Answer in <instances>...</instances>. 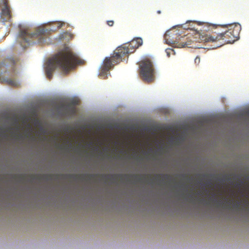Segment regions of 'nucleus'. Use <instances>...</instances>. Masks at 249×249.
I'll return each instance as SVG.
<instances>
[{
    "instance_id": "nucleus-26",
    "label": "nucleus",
    "mask_w": 249,
    "mask_h": 249,
    "mask_svg": "<svg viewBox=\"0 0 249 249\" xmlns=\"http://www.w3.org/2000/svg\"><path fill=\"white\" fill-rule=\"evenodd\" d=\"M248 116L249 117V112L248 113Z\"/></svg>"
},
{
    "instance_id": "nucleus-27",
    "label": "nucleus",
    "mask_w": 249,
    "mask_h": 249,
    "mask_svg": "<svg viewBox=\"0 0 249 249\" xmlns=\"http://www.w3.org/2000/svg\"><path fill=\"white\" fill-rule=\"evenodd\" d=\"M160 175H157L156 176L157 177H159Z\"/></svg>"
},
{
    "instance_id": "nucleus-17",
    "label": "nucleus",
    "mask_w": 249,
    "mask_h": 249,
    "mask_svg": "<svg viewBox=\"0 0 249 249\" xmlns=\"http://www.w3.org/2000/svg\"><path fill=\"white\" fill-rule=\"evenodd\" d=\"M168 36V32H166V33L165 34V35L164 36V37H165V39H166V40L168 39V38H167Z\"/></svg>"
},
{
    "instance_id": "nucleus-19",
    "label": "nucleus",
    "mask_w": 249,
    "mask_h": 249,
    "mask_svg": "<svg viewBox=\"0 0 249 249\" xmlns=\"http://www.w3.org/2000/svg\"><path fill=\"white\" fill-rule=\"evenodd\" d=\"M214 201H216L217 202V204L219 206H221L222 205V203L221 201H218L217 200H215Z\"/></svg>"
},
{
    "instance_id": "nucleus-1",
    "label": "nucleus",
    "mask_w": 249,
    "mask_h": 249,
    "mask_svg": "<svg viewBox=\"0 0 249 249\" xmlns=\"http://www.w3.org/2000/svg\"><path fill=\"white\" fill-rule=\"evenodd\" d=\"M81 63V60L71 51L60 52L46 62V76L49 79H52L53 73L56 68H58L63 74H68L77 64Z\"/></svg>"
},
{
    "instance_id": "nucleus-15",
    "label": "nucleus",
    "mask_w": 249,
    "mask_h": 249,
    "mask_svg": "<svg viewBox=\"0 0 249 249\" xmlns=\"http://www.w3.org/2000/svg\"><path fill=\"white\" fill-rule=\"evenodd\" d=\"M200 59L199 57L197 56L195 59V63L196 64H198L200 63Z\"/></svg>"
},
{
    "instance_id": "nucleus-10",
    "label": "nucleus",
    "mask_w": 249,
    "mask_h": 249,
    "mask_svg": "<svg viewBox=\"0 0 249 249\" xmlns=\"http://www.w3.org/2000/svg\"><path fill=\"white\" fill-rule=\"evenodd\" d=\"M18 60H15L13 58H8L5 59L2 62H1L0 64V67H2L3 66H8L9 64L11 65H14L17 62Z\"/></svg>"
},
{
    "instance_id": "nucleus-23",
    "label": "nucleus",
    "mask_w": 249,
    "mask_h": 249,
    "mask_svg": "<svg viewBox=\"0 0 249 249\" xmlns=\"http://www.w3.org/2000/svg\"><path fill=\"white\" fill-rule=\"evenodd\" d=\"M157 13H158V14H160V13H161L160 11V10H159V11H157Z\"/></svg>"
},
{
    "instance_id": "nucleus-13",
    "label": "nucleus",
    "mask_w": 249,
    "mask_h": 249,
    "mask_svg": "<svg viewBox=\"0 0 249 249\" xmlns=\"http://www.w3.org/2000/svg\"><path fill=\"white\" fill-rule=\"evenodd\" d=\"M165 52L166 53L168 57H170L171 54H175V51L172 49L168 48L166 49Z\"/></svg>"
},
{
    "instance_id": "nucleus-18",
    "label": "nucleus",
    "mask_w": 249,
    "mask_h": 249,
    "mask_svg": "<svg viewBox=\"0 0 249 249\" xmlns=\"http://www.w3.org/2000/svg\"><path fill=\"white\" fill-rule=\"evenodd\" d=\"M111 177L110 175H105V178L106 179H108L109 178V177ZM111 177H113L112 175H111Z\"/></svg>"
},
{
    "instance_id": "nucleus-3",
    "label": "nucleus",
    "mask_w": 249,
    "mask_h": 249,
    "mask_svg": "<svg viewBox=\"0 0 249 249\" xmlns=\"http://www.w3.org/2000/svg\"><path fill=\"white\" fill-rule=\"evenodd\" d=\"M51 29H47L43 27L38 28L33 34L29 33L26 30H21L19 34L20 39V44L23 48H26V43L29 44L31 39L37 40V43L43 45L46 43L47 36L52 31Z\"/></svg>"
},
{
    "instance_id": "nucleus-8",
    "label": "nucleus",
    "mask_w": 249,
    "mask_h": 249,
    "mask_svg": "<svg viewBox=\"0 0 249 249\" xmlns=\"http://www.w3.org/2000/svg\"><path fill=\"white\" fill-rule=\"evenodd\" d=\"M4 5V7L2 9L1 11V18L3 17V22L7 21L11 18L10 10L9 6L8 5L7 0H0Z\"/></svg>"
},
{
    "instance_id": "nucleus-2",
    "label": "nucleus",
    "mask_w": 249,
    "mask_h": 249,
    "mask_svg": "<svg viewBox=\"0 0 249 249\" xmlns=\"http://www.w3.org/2000/svg\"><path fill=\"white\" fill-rule=\"evenodd\" d=\"M219 27H227L228 30L224 33L214 35H202L201 39L205 42H214L222 40V44L224 43H231L239 38L241 26L240 24L235 23L226 25H220Z\"/></svg>"
},
{
    "instance_id": "nucleus-11",
    "label": "nucleus",
    "mask_w": 249,
    "mask_h": 249,
    "mask_svg": "<svg viewBox=\"0 0 249 249\" xmlns=\"http://www.w3.org/2000/svg\"><path fill=\"white\" fill-rule=\"evenodd\" d=\"M7 84L12 87H18V83L15 80L9 79L7 80Z\"/></svg>"
},
{
    "instance_id": "nucleus-25",
    "label": "nucleus",
    "mask_w": 249,
    "mask_h": 249,
    "mask_svg": "<svg viewBox=\"0 0 249 249\" xmlns=\"http://www.w3.org/2000/svg\"><path fill=\"white\" fill-rule=\"evenodd\" d=\"M222 44L218 45V47L221 46Z\"/></svg>"
},
{
    "instance_id": "nucleus-12",
    "label": "nucleus",
    "mask_w": 249,
    "mask_h": 249,
    "mask_svg": "<svg viewBox=\"0 0 249 249\" xmlns=\"http://www.w3.org/2000/svg\"><path fill=\"white\" fill-rule=\"evenodd\" d=\"M66 110L69 111L71 113H74L75 112V107L73 106H70L69 105L66 107Z\"/></svg>"
},
{
    "instance_id": "nucleus-22",
    "label": "nucleus",
    "mask_w": 249,
    "mask_h": 249,
    "mask_svg": "<svg viewBox=\"0 0 249 249\" xmlns=\"http://www.w3.org/2000/svg\"><path fill=\"white\" fill-rule=\"evenodd\" d=\"M95 175H89V176L91 178H92Z\"/></svg>"
},
{
    "instance_id": "nucleus-16",
    "label": "nucleus",
    "mask_w": 249,
    "mask_h": 249,
    "mask_svg": "<svg viewBox=\"0 0 249 249\" xmlns=\"http://www.w3.org/2000/svg\"><path fill=\"white\" fill-rule=\"evenodd\" d=\"M107 24L109 26H112L114 24V21L113 20H108Z\"/></svg>"
},
{
    "instance_id": "nucleus-20",
    "label": "nucleus",
    "mask_w": 249,
    "mask_h": 249,
    "mask_svg": "<svg viewBox=\"0 0 249 249\" xmlns=\"http://www.w3.org/2000/svg\"><path fill=\"white\" fill-rule=\"evenodd\" d=\"M162 176L166 178H169V176L168 175H163Z\"/></svg>"
},
{
    "instance_id": "nucleus-9",
    "label": "nucleus",
    "mask_w": 249,
    "mask_h": 249,
    "mask_svg": "<svg viewBox=\"0 0 249 249\" xmlns=\"http://www.w3.org/2000/svg\"><path fill=\"white\" fill-rule=\"evenodd\" d=\"M111 58L112 60H111L110 58L108 57H106L104 60L102 66V70L104 72L109 71L110 70V69L113 67L114 64H112V62L115 64H117L120 62H114L113 60V55L112 56Z\"/></svg>"
},
{
    "instance_id": "nucleus-7",
    "label": "nucleus",
    "mask_w": 249,
    "mask_h": 249,
    "mask_svg": "<svg viewBox=\"0 0 249 249\" xmlns=\"http://www.w3.org/2000/svg\"><path fill=\"white\" fill-rule=\"evenodd\" d=\"M186 38L185 36H181L178 38V40H171L169 43L179 48L189 47L191 44V41L190 40L185 41Z\"/></svg>"
},
{
    "instance_id": "nucleus-14",
    "label": "nucleus",
    "mask_w": 249,
    "mask_h": 249,
    "mask_svg": "<svg viewBox=\"0 0 249 249\" xmlns=\"http://www.w3.org/2000/svg\"><path fill=\"white\" fill-rule=\"evenodd\" d=\"M54 24L57 26V29H59L62 27V26L64 24V23L60 21H57L55 22Z\"/></svg>"
},
{
    "instance_id": "nucleus-21",
    "label": "nucleus",
    "mask_w": 249,
    "mask_h": 249,
    "mask_svg": "<svg viewBox=\"0 0 249 249\" xmlns=\"http://www.w3.org/2000/svg\"><path fill=\"white\" fill-rule=\"evenodd\" d=\"M239 205H240V203H238L237 204L234 205V207H236V208H238L239 206Z\"/></svg>"
},
{
    "instance_id": "nucleus-6",
    "label": "nucleus",
    "mask_w": 249,
    "mask_h": 249,
    "mask_svg": "<svg viewBox=\"0 0 249 249\" xmlns=\"http://www.w3.org/2000/svg\"><path fill=\"white\" fill-rule=\"evenodd\" d=\"M196 24L198 26H201L202 27L200 29L196 28L195 29L196 31L199 32H203L202 33H199V36L200 39H201V37L202 35H208L207 34H205L204 32H208L211 30H212L213 29H216L217 27H219V26H220V24H210L208 22H200V21H196L195 22ZM202 41H204L200 39Z\"/></svg>"
},
{
    "instance_id": "nucleus-24",
    "label": "nucleus",
    "mask_w": 249,
    "mask_h": 249,
    "mask_svg": "<svg viewBox=\"0 0 249 249\" xmlns=\"http://www.w3.org/2000/svg\"><path fill=\"white\" fill-rule=\"evenodd\" d=\"M141 181V178H139V181Z\"/></svg>"
},
{
    "instance_id": "nucleus-5",
    "label": "nucleus",
    "mask_w": 249,
    "mask_h": 249,
    "mask_svg": "<svg viewBox=\"0 0 249 249\" xmlns=\"http://www.w3.org/2000/svg\"><path fill=\"white\" fill-rule=\"evenodd\" d=\"M140 75L143 81L150 83L155 79V69L151 60L147 58L141 60L139 63Z\"/></svg>"
},
{
    "instance_id": "nucleus-4",
    "label": "nucleus",
    "mask_w": 249,
    "mask_h": 249,
    "mask_svg": "<svg viewBox=\"0 0 249 249\" xmlns=\"http://www.w3.org/2000/svg\"><path fill=\"white\" fill-rule=\"evenodd\" d=\"M142 44V40L141 38L138 37L133 39L127 45L119 47L113 54V60L114 62L118 63L122 61V57L128 55L133 52L130 51V49H135Z\"/></svg>"
}]
</instances>
